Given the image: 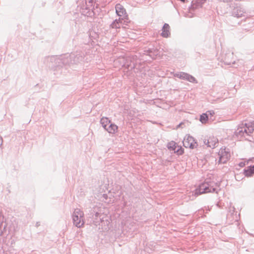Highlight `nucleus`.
Wrapping results in <instances>:
<instances>
[{
    "mask_svg": "<svg viewBox=\"0 0 254 254\" xmlns=\"http://www.w3.org/2000/svg\"><path fill=\"white\" fill-rule=\"evenodd\" d=\"M84 53L76 51L70 54H66L60 56H52L46 58L47 62L51 63L49 66L57 68H60L64 66L69 65L71 64H77L84 59Z\"/></svg>",
    "mask_w": 254,
    "mask_h": 254,
    "instance_id": "f257e3e1",
    "label": "nucleus"
},
{
    "mask_svg": "<svg viewBox=\"0 0 254 254\" xmlns=\"http://www.w3.org/2000/svg\"><path fill=\"white\" fill-rule=\"evenodd\" d=\"M254 130V123H242L241 125H239L235 131V133L238 136L243 137L246 140L252 141L253 137L250 135V134L253 133Z\"/></svg>",
    "mask_w": 254,
    "mask_h": 254,
    "instance_id": "f03ea898",
    "label": "nucleus"
},
{
    "mask_svg": "<svg viewBox=\"0 0 254 254\" xmlns=\"http://www.w3.org/2000/svg\"><path fill=\"white\" fill-rule=\"evenodd\" d=\"M217 184L213 182H205L200 184L194 190V195L198 196L202 193L208 192H217L216 186Z\"/></svg>",
    "mask_w": 254,
    "mask_h": 254,
    "instance_id": "7ed1b4c3",
    "label": "nucleus"
},
{
    "mask_svg": "<svg viewBox=\"0 0 254 254\" xmlns=\"http://www.w3.org/2000/svg\"><path fill=\"white\" fill-rule=\"evenodd\" d=\"M73 225L77 228L82 227L84 224V213L80 209L76 208L72 214Z\"/></svg>",
    "mask_w": 254,
    "mask_h": 254,
    "instance_id": "20e7f679",
    "label": "nucleus"
},
{
    "mask_svg": "<svg viewBox=\"0 0 254 254\" xmlns=\"http://www.w3.org/2000/svg\"><path fill=\"white\" fill-rule=\"evenodd\" d=\"M231 15L237 18L245 17L246 11L244 8L240 4L236 3H232L230 5Z\"/></svg>",
    "mask_w": 254,
    "mask_h": 254,
    "instance_id": "39448f33",
    "label": "nucleus"
},
{
    "mask_svg": "<svg viewBox=\"0 0 254 254\" xmlns=\"http://www.w3.org/2000/svg\"><path fill=\"white\" fill-rule=\"evenodd\" d=\"M219 159L218 163H226L230 157V152L229 149H226V148H221L219 152Z\"/></svg>",
    "mask_w": 254,
    "mask_h": 254,
    "instance_id": "423d86ee",
    "label": "nucleus"
},
{
    "mask_svg": "<svg viewBox=\"0 0 254 254\" xmlns=\"http://www.w3.org/2000/svg\"><path fill=\"white\" fill-rule=\"evenodd\" d=\"M183 145L186 148L194 149L196 147L197 143L193 137L190 135L185 136L183 141Z\"/></svg>",
    "mask_w": 254,
    "mask_h": 254,
    "instance_id": "0eeeda50",
    "label": "nucleus"
},
{
    "mask_svg": "<svg viewBox=\"0 0 254 254\" xmlns=\"http://www.w3.org/2000/svg\"><path fill=\"white\" fill-rule=\"evenodd\" d=\"M203 142L204 144L207 146V147L214 148L218 143V140L216 137L212 136L209 137L207 139H205L203 141Z\"/></svg>",
    "mask_w": 254,
    "mask_h": 254,
    "instance_id": "6e6552de",
    "label": "nucleus"
},
{
    "mask_svg": "<svg viewBox=\"0 0 254 254\" xmlns=\"http://www.w3.org/2000/svg\"><path fill=\"white\" fill-rule=\"evenodd\" d=\"M233 53L228 52L224 56H222V60L225 64L230 65L231 64H234L235 63V61L233 60Z\"/></svg>",
    "mask_w": 254,
    "mask_h": 254,
    "instance_id": "1a4fd4ad",
    "label": "nucleus"
},
{
    "mask_svg": "<svg viewBox=\"0 0 254 254\" xmlns=\"http://www.w3.org/2000/svg\"><path fill=\"white\" fill-rule=\"evenodd\" d=\"M159 54V51L156 48H149L144 51V54L148 55L152 59H155Z\"/></svg>",
    "mask_w": 254,
    "mask_h": 254,
    "instance_id": "9d476101",
    "label": "nucleus"
},
{
    "mask_svg": "<svg viewBox=\"0 0 254 254\" xmlns=\"http://www.w3.org/2000/svg\"><path fill=\"white\" fill-rule=\"evenodd\" d=\"M206 0H192L190 6L189 7L190 10H194L196 9L202 7V5L206 2Z\"/></svg>",
    "mask_w": 254,
    "mask_h": 254,
    "instance_id": "9b49d317",
    "label": "nucleus"
},
{
    "mask_svg": "<svg viewBox=\"0 0 254 254\" xmlns=\"http://www.w3.org/2000/svg\"><path fill=\"white\" fill-rule=\"evenodd\" d=\"M116 12L117 14L121 18V17L127 16L126 9L124 6L120 3H118L115 6Z\"/></svg>",
    "mask_w": 254,
    "mask_h": 254,
    "instance_id": "f8f14e48",
    "label": "nucleus"
},
{
    "mask_svg": "<svg viewBox=\"0 0 254 254\" xmlns=\"http://www.w3.org/2000/svg\"><path fill=\"white\" fill-rule=\"evenodd\" d=\"M3 216L0 214V236L3 234H7L6 223L3 221Z\"/></svg>",
    "mask_w": 254,
    "mask_h": 254,
    "instance_id": "ddd939ff",
    "label": "nucleus"
},
{
    "mask_svg": "<svg viewBox=\"0 0 254 254\" xmlns=\"http://www.w3.org/2000/svg\"><path fill=\"white\" fill-rule=\"evenodd\" d=\"M170 26L168 23H165L161 29L162 32L161 35L164 38H168L171 35L170 31Z\"/></svg>",
    "mask_w": 254,
    "mask_h": 254,
    "instance_id": "4468645a",
    "label": "nucleus"
},
{
    "mask_svg": "<svg viewBox=\"0 0 254 254\" xmlns=\"http://www.w3.org/2000/svg\"><path fill=\"white\" fill-rule=\"evenodd\" d=\"M118 128L116 125L111 123L105 129L110 133L114 134L117 131Z\"/></svg>",
    "mask_w": 254,
    "mask_h": 254,
    "instance_id": "2eb2a0df",
    "label": "nucleus"
},
{
    "mask_svg": "<svg viewBox=\"0 0 254 254\" xmlns=\"http://www.w3.org/2000/svg\"><path fill=\"white\" fill-rule=\"evenodd\" d=\"M244 174L246 177H251L254 174V165H250L244 169Z\"/></svg>",
    "mask_w": 254,
    "mask_h": 254,
    "instance_id": "dca6fc26",
    "label": "nucleus"
},
{
    "mask_svg": "<svg viewBox=\"0 0 254 254\" xmlns=\"http://www.w3.org/2000/svg\"><path fill=\"white\" fill-rule=\"evenodd\" d=\"M111 123V120L107 117H103L100 120V124L104 129H105Z\"/></svg>",
    "mask_w": 254,
    "mask_h": 254,
    "instance_id": "f3484780",
    "label": "nucleus"
},
{
    "mask_svg": "<svg viewBox=\"0 0 254 254\" xmlns=\"http://www.w3.org/2000/svg\"><path fill=\"white\" fill-rule=\"evenodd\" d=\"M122 26L121 23V18H119L118 19L114 20L112 23L110 24V27L112 28H120Z\"/></svg>",
    "mask_w": 254,
    "mask_h": 254,
    "instance_id": "a211bd4d",
    "label": "nucleus"
},
{
    "mask_svg": "<svg viewBox=\"0 0 254 254\" xmlns=\"http://www.w3.org/2000/svg\"><path fill=\"white\" fill-rule=\"evenodd\" d=\"M123 66L126 67L128 70L134 68L135 66L134 64L130 61L129 59H127L126 60V62L124 63Z\"/></svg>",
    "mask_w": 254,
    "mask_h": 254,
    "instance_id": "6ab92c4d",
    "label": "nucleus"
},
{
    "mask_svg": "<svg viewBox=\"0 0 254 254\" xmlns=\"http://www.w3.org/2000/svg\"><path fill=\"white\" fill-rule=\"evenodd\" d=\"M178 146V145L177 143L173 141H172L169 143H168L167 147L169 150L170 151H173L175 152V150H176L177 147Z\"/></svg>",
    "mask_w": 254,
    "mask_h": 254,
    "instance_id": "aec40b11",
    "label": "nucleus"
},
{
    "mask_svg": "<svg viewBox=\"0 0 254 254\" xmlns=\"http://www.w3.org/2000/svg\"><path fill=\"white\" fill-rule=\"evenodd\" d=\"M187 73L185 72H178L174 73V76L180 79L186 80Z\"/></svg>",
    "mask_w": 254,
    "mask_h": 254,
    "instance_id": "412c9836",
    "label": "nucleus"
},
{
    "mask_svg": "<svg viewBox=\"0 0 254 254\" xmlns=\"http://www.w3.org/2000/svg\"><path fill=\"white\" fill-rule=\"evenodd\" d=\"M208 120V116L206 113H203L200 116L199 121L202 124L206 123Z\"/></svg>",
    "mask_w": 254,
    "mask_h": 254,
    "instance_id": "4be33fe9",
    "label": "nucleus"
},
{
    "mask_svg": "<svg viewBox=\"0 0 254 254\" xmlns=\"http://www.w3.org/2000/svg\"><path fill=\"white\" fill-rule=\"evenodd\" d=\"M186 80L191 83H197V81L195 78L189 73H187V74Z\"/></svg>",
    "mask_w": 254,
    "mask_h": 254,
    "instance_id": "5701e85b",
    "label": "nucleus"
},
{
    "mask_svg": "<svg viewBox=\"0 0 254 254\" xmlns=\"http://www.w3.org/2000/svg\"><path fill=\"white\" fill-rule=\"evenodd\" d=\"M130 22V21L128 19V16L127 17L125 16L123 18H121V23L123 26L124 25H127Z\"/></svg>",
    "mask_w": 254,
    "mask_h": 254,
    "instance_id": "b1692460",
    "label": "nucleus"
},
{
    "mask_svg": "<svg viewBox=\"0 0 254 254\" xmlns=\"http://www.w3.org/2000/svg\"><path fill=\"white\" fill-rule=\"evenodd\" d=\"M178 148L175 150V153H177L179 155H182L184 153V149L182 147L177 146Z\"/></svg>",
    "mask_w": 254,
    "mask_h": 254,
    "instance_id": "393cba45",
    "label": "nucleus"
},
{
    "mask_svg": "<svg viewBox=\"0 0 254 254\" xmlns=\"http://www.w3.org/2000/svg\"><path fill=\"white\" fill-rule=\"evenodd\" d=\"M207 113H209V114L211 116H213V115H214L215 113L214 112V111H212V110H211V111H208L207 112Z\"/></svg>",
    "mask_w": 254,
    "mask_h": 254,
    "instance_id": "a878e982",
    "label": "nucleus"
},
{
    "mask_svg": "<svg viewBox=\"0 0 254 254\" xmlns=\"http://www.w3.org/2000/svg\"><path fill=\"white\" fill-rule=\"evenodd\" d=\"M185 17H189V18H191L193 16V14H191L190 15H189V14H185Z\"/></svg>",
    "mask_w": 254,
    "mask_h": 254,
    "instance_id": "bb28decb",
    "label": "nucleus"
},
{
    "mask_svg": "<svg viewBox=\"0 0 254 254\" xmlns=\"http://www.w3.org/2000/svg\"><path fill=\"white\" fill-rule=\"evenodd\" d=\"M216 205H217V206L218 207H219V208H221V207H222V206H221V204L220 203H219V202H217V203H216Z\"/></svg>",
    "mask_w": 254,
    "mask_h": 254,
    "instance_id": "cd10ccee",
    "label": "nucleus"
},
{
    "mask_svg": "<svg viewBox=\"0 0 254 254\" xmlns=\"http://www.w3.org/2000/svg\"><path fill=\"white\" fill-rule=\"evenodd\" d=\"M183 125V123H180L178 126H177V128H179V127H182V126Z\"/></svg>",
    "mask_w": 254,
    "mask_h": 254,
    "instance_id": "c85d7f7f",
    "label": "nucleus"
},
{
    "mask_svg": "<svg viewBox=\"0 0 254 254\" xmlns=\"http://www.w3.org/2000/svg\"><path fill=\"white\" fill-rule=\"evenodd\" d=\"M2 138L0 136V146L2 145Z\"/></svg>",
    "mask_w": 254,
    "mask_h": 254,
    "instance_id": "c756f323",
    "label": "nucleus"
},
{
    "mask_svg": "<svg viewBox=\"0 0 254 254\" xmlns=\"http://www.w3.org/2000/svg\"><path fill=\"white\" fill-rule=\"evenodd\" d=\"M239 165L241 167H243L245 165V164L243 162H241L239 164Z\"/></svg>",
    "mask_w": 254,
    "mask_h": 254,
    "instance_id": "7c9ffc66",
    "label": "nucleus"
},
{
    "mask_svg": "<svg viewBox=\"0 0 254 254\" xmlns=\"http://www.w3.org/2000/svg\"><path fill=\"white\" fill-rule=\"evenodd\" d=\"M223 0L225 2H228L229 1H230L231 0Z\"/></svg>",
    "mask_w": 254,
    "mask_h": 254,
    "instance_id": "2f4dec72",
    "label": "nucleus"
},
{
    "mask_svg": "<svg viewBox=\"0 0 254 254\" xmlns=\"http://www.w3.org/2000/svg\"><path fill=\"white\" fill-rule=\"evenodd\" d=\"M89 3H92V0H89Z\"/></svg>",
    "mask_w": 254,
    "mask_h": 254,
    "instance_id": "473e14b6",
    "label": "nucleus"
},
{
    "mask_svg": "<svg viewBox=\"0 0 254 254\" xmlns=\"http://www.w3.org/2000/svg\"><path fill=\"white\" fill-rule=\"evenodd\" d=\"M98 215H99V213L96 212V214H95L96 216L97 217Z\"/></svg>",
    "mask_w": 254,
    "mask_h": 254,
    "instance_id": "72a5a7b5",
    "label": "nucleus"
}]
</instances>
